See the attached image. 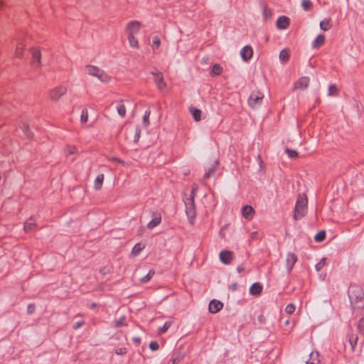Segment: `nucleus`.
Segmentation results:
<instances>
[{"label":"nucleus","mask_w":364,"mask_h":364,"mask_svg":"<svg viewBox=\"0 0 364 364\" xmlns=\"http://www.w3.org/2000/svg\"><path fill=\"white\" fill-rule=\"evenodd\" d=\"M308 210V199L304 193L298 196L294 207L293 218L295 220L302 219L307 213Z\"/></svg>","instance_id":"f257e3e1"},{"label":"nucleus","mask_w":364,"mask_h":364,"mask_svg":"<svg viewBox=\"0 0 364 364\" xmlns=\"http://www.w3.org/2000/svg\"><path fill=\"white\" fill-rule=\"evenodd\" d=\"M349 298L351 305L355 309L364 308V293L359 288L351 289L349 291Z\"/></svg>","instance_id":"f03ea898"},{"label":"nucleus","mask_w":364,"mask_h":364,"mask_svg":"<svg viewBox=\"0 0 364 364\" xmlns=\"http://www.w3.org/2000/svg\"><path fill=\"white\" fill-rule=\"evenodd\" d=\"M196 188H193L190 198L185 201L186 213L191 224H193L196 216L195 208L194 198L196 196Z\"/></svg>","instance_id":"7ed1b4c3"},{"label":"nucleus","mask_w":364,"mask_h":364,"mask_svg":"<svg viewBox=\"0 0 364 364\" xmlns=\"http://www.w3.org/2000/svg\"><path fill=\"white\" fill-rule=\"evenodd\" d=\"M85 73L89 75L97 77L102 82H109L110 80V77L103 70L93 65H87Z\"/></svg>","instance_id":"20e7f679"},{"label":"nucleus","mask_w":364,"mask_h":364,"mask_svg":"<svg viewBox=\"0 0 364 364\" xmlns=\"http://www.w3.org/2000/svg\"><path fill=\"white\" fill-rule=\"evenodd\" d=\"M264 95L259 91L252 92L249 99L248 104L253 109H257L262 102Z\"/></svg>","instance_id":"39448f33"},{"label":"nucleus","mask_w":364,"mask_h":364,"mask_svg":"<svg viewBox=\"0 0 364 364\" xmlns=\"http://www.w3.org/2000/svg\"><path fill=\"white\" fill-rule=\"evenodd\" d=\"M67 90L68 88L65 85L56 86L49 92V97L53 101H57L66 93Z\"/></svg>","instance_id":"423d86ee"},{"label":"nucleus","mask_w":364,"mask_h":364,"mask_svg":"<svg viewBox=\"0 0 364 364\" xmlns=\"http://www.w3.org/2000/svg\"><path fill=\"white\" fill-rule=\"evenodd\" d=\"M141 24L139 21H132L126 26V33L127 35L136 36L140 31Z\"/></svg>","instance_id":"0eeeda50"},{"label":"nucleus","mask_w":364,"mask_h":364,"mask_svg":"<svg viewBox=\"0 0 364 364\" xmlns=\"http://www.w3.org/2000/svg\"><path fill=\"white\" fill-rule=\"evenodd\" d=\"M297 261V257L295 255V254L289 252L287 253L286 256V261H285V267L287 269V272L289 274L295 264V263Z\"/></svg>","instance_id":"6e6552de"},{"label":"nucleus","mask_w":364,"mask_h":364,"mask_svg":"<svg viewBox=\"0 0 364 364\" xmlns=\"http://www.w3.org/2000/svg\"><path fill=\"white\" fill-rule=\"evenodd\" d=\"M151 73L154 77V80L158 89L160 90H164L166 87V84L164 80L162 73L160 72H151Z\"/></svg>","instance_id":"1a4fd4ad"},{"label":"nucleus","mask_w":364,"mask_h":364,"mask_svg":"<svg viewBox=\"0 0 364 364\" xmlns=\"http://www.w3.org/2000/svg\"><path fill=\"white\" fill-rule=\"evenodd\" d=\"M310 82V79L309 77H300L294 85V90H306Z\"/></svg>","instance_id":"9d476101"},{"label":"nucleus","mask_w":364,"mask_h":364,"mask_svg":"<svg viewBox=\"0 0 364 364\" xmlns=\"http://www.w3.org/2000/svg\"><path fill=\"white\" fill-rule=\"evenodd\" d=\"M32 65L36 68H38L41 66V53L39 50L35 48L32 50V60H31Z\"/></svg>","instance_id":"9b49d317"},{"label":"nucleus","mask_w":364,"mask_h":364,"mask_svg":"<svg viewBox=\"0 0 364 364\" xmlns=\"http://www.w3.org/2000/svg\"><path fill=\"white\" fill-rule=\"evenodd\" d=\"M219 258L221 262L228 264L232 260V252L229 250H223L220 252Z\"/></svg>","instance_id":"f8f14e48"},{"label":"nucleus","mask_w":364,"mask_h":364,"mask_svg":"<svg viewBox=\"0 0 364 364\" xmlns=\"http://www.w3.org/2000/svg\"><path fill=\"white\" fill-rule=\"evenodd\" d=\"M255 210L250 205H245L242 210V216L248 220L252 219L255 215Z\"/></svg>","instance_id":"ddd939ff"},{"label":"nucleus","mask_w":364,"mask_h":364,"mask_svg":"<svg viewBox=\"0 0 364 364\" xmlns=\"http://www.w3.org/2000/svg\"><path fill=\"white\" fill-rule=\"evenodd\" d=\"M223 306V304L221 301L214 299L210 302L209 311L213 314H215L218 312Z\"/></svg>","instance_id":"4468645a"},{"label":"nucleus","mask_w":364,"mask_h":364,"mask_svg":"<svg viewBox=\"0 0 364 364\" xmlns=\"http://www.w3.org/2000/svg\"><path fill=\"white\" fill-rule=\"evenodd\" d=\"M252 48L249 46H245L240 51L241 57L245 61L249 60L252 58Z\"/></svg>","instance_id":"2eb2a0df"},{"label":"nucleus","mask_w":364,"mask_h":364,"mask_svg":"<svg viewBox=\"0 0 364 364\" xmlns=\"http://www.w3.org/2000/svg\"><path fill=\"white\" fill-rule=\"evenodd\" d=\"M289 25V19L286 16H281L277 21V26L279 29H286Z\"/></svg>","instance_id":"dca6fc26"},{"label":"nucleus","mask_w":364,"mask_h":364,"mask_svg":"<svg viewBox=\"0 0 364 364\" xmlns=\"http://www.w3.org/2000/svg\"><path fill=\"white\" fill-rule=\"evenodd\" d=\"M262 291V286L258 283H254L250 288V294L254 296H258Z\"/></svg>","instance_id":"f3484780"},{"label":"nucleus","mask_w":364,"mask_h":364,"mask_svg":"<svg viewBox=\"0 0 364 364\" xmlns=\"http://www.w3.org/2000/svg\"><path fill=\"white\" fill-rule=\"evenodd\" d=\"M189 112L192 114L195 121L199 122L201 120L202 112L200 109L191 107L189 108Z\"/></svg>","instance_id":"a211bd4d"},{"label":"nucleus","mask_w":364,"mask_h":364,"mask_svg":"<svg viewBox=\"0 0 364 364\" xmlns=\"http://www.w3.org/2000/svg\"><path fill=\"white\" fill-rule=\"evenodd\" d=\"M25 45L23 42H18L16 44L14 55L16 58H21L23 56Z\"/></svg>","instance_id":"6ab92c4d"},{"label":"nucleus","mask_w":364,"mask_h":364,"mask_svg":"<svg viewBox=\"0 0 364 364\" xmlns=\"http://www.w3.org/2000/svg\"><path fill=\"white\" fill-rule=\"evenodd\" d=\"M104 174H99L95 179L94 188L95 190L99 191L101 189L104 181Z\"/></svg>","instance_id":"aec40b11"},{"label":"nucleus","mask_w":364,"mask_h":364,"mask_svg":"<svg viewBox=\"0 0 364 364\" xmlns=\"http://www.w3.org/2000/svg\"><path fill=\"white\" fill-rule=\"evenodd\" d=\"M325 41V36L322 34L318 35L313 42V47L318 48L321 47Z\"/></svg>","instance_id":"412c9836"},{"label":"nucleus","mask_w":364,"mask_h":364,"mask_svg":"<svg viewBox=\"0 0 364 364\" xmlns=\"http://www.w3.org/2000/svg\"><path fill=\"white\" fill-rule=\"evenodd\" d=\"M161 221V216L156 215L148 224L147 228L149 229H153L160 224Z\"/></svg>","instance_id":"4be33fe9"},{"label":"nucleus","mask_w":364,"mask_h":364,"mask_svg":"<svg viewBox=\"0 0 364 364\" xmlns=\"http://www.w3.org/2000/svg\"><path fill=\"white\" fill-rule=\"evenodd\" d=\"M129 46L134 48H139V45L138 39L134 35H127Z\"/></svg>","instance_id":"5701e85b"},{"label":"nucleus","mask_w":364,"mask_h":364,"mask_svg":"<svg viewBox=\"0 0 364 364\" xmlns=\"http://www.w3.org/2000/svg\"><path fill=\"white\" fill-rule=\"evenodd\" d=\"M116 108L120 117H124L126 115V107L122 102H117Z\"/></svg>","instance_id":"b1692460"},{"label":"nucleus","mask_w":364,"mask_h":364,"mask_svg":"<svg viewBox=\"0 0 364 364\" xmlns=\"http://www.w3.org/2000/svg\"><path fill=\"white\" fill-rule=\"evenodd\" d=\"M144 247H145V245L144 244L137 243L132 248V254L134 256H137L139 255L141 251L144 249Z\"/></svg>","instance_id":"393cba45"},{"label":"nucleus","mask_w":364,"mask_h":364,"mask_svg":"<svg viewBox=\"0 0 364 364\" xmlns=\"http://www.w3.org/2000/svg\"><path fill=\"white\" fill-rule=\"evenodd\" d=\"M331 23L330 19H324L320 22V28L323 31H328L331 28Z\"/></svg>","instance_id":"a878e982"},{"label":"nucleus","mask_w":364,"mask_h":364,"mask_svg":"<svg viewBox=\"0 0 364 364\" xmlns=\"http://www.w3.org/2000/svg\"><path fill=\"white\" fill-rule=\"evenodd\" d=\"M35 226H36V223H35L34 220L33 219L30 218L24 224V230L26 232L31 231L34 228Z\"/></svg>","instance_id":"bb28decb"},{"label":"nucleus","mask_w":364,"mask_h":364,"mask_svg":"<svg viewBox=\"0 0 364 364\" xmlns=\"http://www.w3.org/2000/svg\"><path fill=\"white\" fill-rule=\"evenodd\" d=\"M289 59V51L288 49H283L279 53V60L282 62H287Z\"/></svg>","instance_id":"cd10ccee"},{"label":"nucleus","mask_w":364,"mask_h":364,"mask_svg":"<svg viewBox=\"0 0 364 364\" xmlns=\"http://www.w3.org/2000/svg\"><path fill=\"white\" fill-rule=\"evenodd\" d=\"M327 259L326 257H323L315 266L316 271H320L327 264Z\"/></svg>","instance_id":"c85d7f7f"},{"label":"nucleus","mask_w":364,"mask_h":364,"mask_svg":"<svg viewBox=\"0 0 364 364\" xmlns=\"http://www.w3.org/2000/svg\"><path fill=\"white\" fill-rule=\"evenodd\" d=\"M326 237V232L324 230H321L318 232L314 237L315 241L320 242L324 240Z\"/></svg>","instance_id":"c756f323"},{"label":"nucleus","mask_w":364,"mask_h":364,"mask_svg":"<svg viewBox=\"0 0 364 364\" xmlns=\"http://www.w3.org/2000/svg\"><path fill=\"white\" fill-rule=\"evenodd\" d=\"M338 88L336 85L332 84L328 86V95L329 96H336L338 94Z\"/></svg>","instance_id":"7c9ffc66"},{"label":"nucleus","mask_w":364,"mask_h":364,"mask_svg":"<svg viewBox=\"0 0 364 364\" xmlns=\"http://www.w3.org/2000/svg\"><path fill=\"white\" fill-rule=\"evenodd\" d=\"M161 45V41L159 37L155 36L153 38L151 48L153 50H157Z\"/></svg>","instance_id":"2f4dec72"},{"label":"nucleus","mask_w":364,"mask_h":364,"mask_svg":"<svg viewBox=\"0 0 364 364\" xmlns=\"http://www.w3.org/2000/svg\"><path fill=\"white\" fill-rule=\"evenodd\" d=\"M171 326V321H166L162 327L159 328L158 333L159 334H161V333L166 332Z\"/></svg>","instance_id":"473e14b6"},{"label":"nucleus","mask_w":364,"mask_h":364,"mask_svg":"<svg viewBox=\"0 0 364 364\" xmlns=\"http://www.w3.org/2000/svg\"><path fill=\"white\" fill-rule=\"evenodd\" d=\"M151 112L150 110H146L144 117H143V124L146 127L149 125V116H150Z\"/></svg>","instance_id":"72a5a7b5"},{"label":"nucleus","mask_w":364,"mask_h":364,"mask_svg":"<svg viewBox=\"0 0 364 364\" xmlns=\"http://www.w3.org/2000/svg\"><path fill=\"white\" fill-rule=\"evenodd\" d=\"M223 70L221 66L218 64H215L212 68V73L214 75H219Z\"/></svg>","instance_id":"f704fd0d"},{"label":"nucleus","mask_w":364,"mask_h":364,"mask_svg":"<svg viewBox=\"0 0 364 364\" xmlns=\"http://www.w3.org/2000/svg\"><path fill=\"white\" fill-rule=\"evenodd\" d=\"M215 169H216L215 165H213L211 167L208 168V169L204 174V178L205 179L208 178L215 171Z\"/></svg>","instance_id":"c9c22d12"},{"label":"nucleus","mask_w":364,"mask_h":364,"mask_svg":"<svg viewBox=\"0 0 364 364\" xmlns=\"http://www.w3.org/2000/svg\"><path fill=\"white\" fill-rule=\"evenodd\" d=\"M88 119V112L87 110L85 109H83L82 110L81 114H80V120L82 123H86Z\"/></svg>","instance_id":"e433bc0d"},{"label":"nucleus","mask_w":364,"mask_h":364,"mask_svg":"<svg viewBox=\"0 0 364 364\" xmlns=\"http://www.w3.org/2000/svg\"><path fill=\"white\" fill-rule=\"evenodd\" d=\"M312 3L310 0H303L301 2V6L305 11H308L311 9Z\"/></svg>","instance_id":"4c0bfd02"},{"label":"nucleus","mask_w":364,"mask_h":364,"mask_svg":"<svg viewBox=\"0 0 364 364\" xmlns=\"http://www.w3.org/2000/svg\"><path fill=\"white\" fill-rule=\"evenodd\" d=\"M181 359V355H174L169 360V361L168 362V364H178L180 362Z\"/></svg>","instance_id":"58836bf2"},{"label":"nucleus","mask_w":364,"mask_h":364,"mask_svg":"<svg viewBox=\"0 0 364 364\" xmlns=\"http://www.w3.org/2000/svg\"><path fill=\"white\" fill-rule=\"evenodd\" d=\"M125 325V317L122 316L116 321L114 323L115 328H119Z\"/></svg>","instance_id":"ea45409f"},{"label":"nucleus","mask_w":364,"mask_h":364,"mask_svg":"<svg viewBox=\"0 0 364 364\" xmlns=\"http://www.w3.org/2000/svg\"><path fill=\"white\" fill-rule=\"evenodd\" d=\"M285 152L287 153L288 156L291 159L296 158L298 156V153L296 151L288 148L285 149Z\"/></svg>","instance_id":"a19ab883"},{"label":"nucleus","mask_w":364,"mask_h":364,"mask_svg":"<svg viewBox=\"0 0 364 364\" xmlns=\"http://www.w3.org/2000/svg\"><path fill=\"white\" fill-rule=\"evenodd\" d=\"M154 274V272L152 270H150L149 272V273L145 277L141 278V281L143 283H146L153 277Z\"/></svg>","instance_id":"79ce46f5"},{"label":"nucleus","mask_w":364,"mask_h":364,"mask_svg":"<svg viewBox=\"0 0 364 364\" xmlns=\"http://www.w3.org/2000/svg\"><path fill=\"white\" fill-rule=\"evenodd\" d=\"M295 309V306L293 304H289L285 308V311L288 314H291L294 312Z\"/></svg>","instance_id":"37998d69"},{"label":"nucleus","mask_w":364,"mask_h":364,"mask_svg":"<svg viewBox=\"0 0 364 364\" xmlns=\"http://www.w3.org/2000/svg\"><path fill=\"white\" fill-rule=\"evenodd\" d=\"M149 348L151 350H157L159 348V345L156 341H152L149 344Z\"/></svg>","instance_id":"c03bdc74"},{"label":"nucleus","mask_w":364,"mask_h":364,"mask_svg":"<svg viewBox=\"0 0 364 364\" xmlns=\"http://www.w3.org/2000/svg\"><path fill=\"white\" fill-rule=\"evenodd\" d=\"M314 355L317 356L318 353H316V355H314V353H312L311 354V357L312 361L308 360V361H306V364H318V360L317 359H314Z\"/></svg>","instance_id":"a18cd8bd"},{"label":"nucleus","mask_w":364,"mask_h":364,"mask_svg":"<svg viewBox=\"0 0 364 364\" xmlns=\"http://www.w3.org/2000/svg\"><path fill=\"white\" fill-rule=\"evenodd\" d=\"M68 154H74L77 151V149L75 146H68L66 149Z\"/></svg>","instance_id":"49530a36"},{"label":"nucleus","mask_w":364,"mask_h":364,"mask_svg":"<svg viewBox=\"0 0 364 364\" xmlns=\"http://www.w3.org/2000/svg\"><path fill=\"white\" fill-rule=\"evenodd\" d=\"M116 353L117 355H124L127 353V350L124 348H118L116 350Z\"/></svg>","instance_id":"de8ad7c7"},{"label":"nucleus","mask_w":364,"mask_h":364,"mask_svg":"<svg viewBox=\"0 0 364 364\" xmlns=\"http://www.w3.org/2000/svg\"><path fill=\"white\" fill-rule=\"evenodd\" d=\"M83 324H84V321H83L75 322L73 324V328L74 329H77V328H80Z\"/></svg>","instance_id":"09e8293b"},{"label":"nucleus","mask_w":364,"mask_h":364,"mask_svg":"<svg viewBox=\"0 0 364 364\" xmlns=\"http://www.w3.org/2000/svg\"><path fill=\"white\" fill-rule=\"evenodd\" d=\"M250 237L252 240H257L259 238V233L257 231L252 232L250 234Z\"/></svg>","instance_id":"8fccbe9b"},{"label":"nucleus","mask_w":364,"mask_h":364,"mask_svg":"<svg viewBox=\"0 0 364 364\" xmlns=\"http://www.w3.org/2000/svg\"><path fill=\"white\" fill-rule=\"evenodd\" d=\"M35 306L32 304H29L27 308L28 313L31 314L34 312Z\"/></svg>","instance_id":"3c124183"},{"label":"nucleus","mask_w":364,"mask_h":364,"mask_svg":"<svg viewBox=\"0 0 364 364\" xmlns=\"http://www.w3.org/2000/svg\"><path fill=\"white\" fill-rule=\"evenodd\" d=\"M358 327L361 331H364V317L360 320Z\"/></svg>","instance_id":"603ef678"},{"label":"nucleus","mask_w":364,"mask_h":364,"mask_svg":"<svg viewBox=\"0 0 364 364\" xmlns=\"http://www.w3.org/2000/svg\"><path fill=\"white\" fill-rule=\"evenodd\" d=\"M349 341L351 345L352 349L353 350L356 344V338L354 339L353 338H350Z\"/></svg>","instance_id":"864d4df0"},{"label":"nucleus","mask_w":364,"mask_h":364,"mask_svg":"<svg viewBox=\"0 0 364 364\" xmlns=\"http://www.w3.org/2000/svg\"><path fill=\"white\" fill-rule=\"evenodd\" d=\"M245 267L243 266H240L237 268V271L238 273L243 272L245 271Z\"/></svg>","instance_id":"5fc2aeb1"},{"label":"nucleus","mask_w":364,"mask_h":364,"mask_svg":"<svg viewBox=\"0 0 364 364\" xmlns=\"http://www.w3.org/2000/svg\"><path fill=\"white\" fill-rule=\"evenodd\" d=\"M139 136H140V131L139 130H136V134H135V139L136 140H138Z\"/></svg>","instance_id":"6e6d98bb"},{"label":"nucleus","mask_w":364,"mask_h":364,"mask_svg":"<svg viewBox=\"0 0 364 364\" xmlns=\"http://www.w3.org/2000/svg\"><path fill=\"white\" fill-rule=\"evenodd\" d=\"M289 323H290V321H289V319H287V320L285 321V324H286V325H288Z\"/></svg>","instance_id":"4d7b16f0"},{"label":"nucleus","mask_w":364,"mask_h":364,"mask_svg":"<svg viewBox=\"0 0 364 364\" xmlns=\"http://www.w3.org/2000/svg\"><path fill=\"white\" fill-rule=\"evenodd\" d=\"M134 341L138 344L139 343V339H134Z\"/></svg>","instance_id":"13d9d810"},{"label":"nucleus","mask_w":364,"mask_h":364,"mask_svg":"<svg viewBox=\"0 0 364 364\" xmlns=\"http://www.w3.org/2000/svg\"><path fill=\"white\" fill-rule=\"evenodd\" d=\"M2 6H3V3H2V1H0V8H1Z\"/></svg>","instance_id":"bf43d9fd"}]
</instances>
